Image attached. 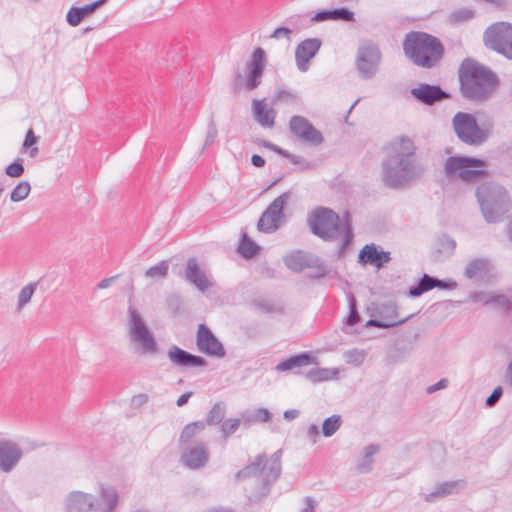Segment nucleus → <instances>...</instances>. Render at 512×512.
<instances>
[{"label":"nucleus","instance_id":"1","mask_svg":"<svg viewBox=\"0 0 512 512\" xmlns=\"http://www.w3.org/2000/svg\"><path fill=\"white\" fill-rule=\"evenodd\" d=\"M424 165L416 156V146L407 136L391 144V153L382 162V181L390 189H402L419 180Z\"/></svg>","mask_w":512,"mask_h":512},{"label":"nucleus","instance_id":"2","mask_svg":"<svg viewBox=\"0 0 512 512\" xmlns=\"http://www.w3.org/2000/svg\"><path fill=\"white\" fill-rule=\"evenodd\" d=\"M343 219L342 221L338 213L326 207L314 209L307 218L312 234L323 241L334 242L343 236L338 250L339 257L345 254L354 239L352 218L348 211L343 214Z\"/></svg>","mask_w":512,"mask_h":512},{"label":"nucleus","instance_id":"3","mask_svg":"<svg viewBox=\"0 0 512 512\" xmlns=\"http://www.w3.org/2000/svg\"><path fill=\"white\" fill-rule=\"evenodd\" d=\"M460 91L464 98L486 101L498 85L497 75L473 59H465L459 68Z\"/></svg>","mask_w":512,"mask_h":512},{"label":"nucleus","instance_id":"4","mask_svg":"<svg viewBox=\"0 0 512 512\" xmlns=\"http://www.w3.org/2000/svg\"><path fill=\"white\" fill-rule=\"evenodd\" d=\"M404 55L416 66L431 69L444 56L445 48L439 38L422 31H410L403 40Z\"/></svg>","mask_w":512,"mask_h":512},{"label":"nucleus","instance_id":"5","mask_svg":"<svg viewBox=\"0 0 512 512\" xmlns=\"http://www.w3.org/2000/svg\"><path fill=\"white\" fill-rule=\"evenodd\" d=\"M475 196L487 223L503 221L512 210V199L508 190L495 181L477 186Z\"/></svg>","mask_w":512,"mask_h":512},{"label":"nucleus","instance_id":"6","mask_svg":"<svg viewBox=\"0 0 512 512\" xmlns=\"http://www.w3.org/2000/svg\"><path fill=\"white\" fill-rule=\"evenodd\" d=\"M281 450L276 451L268 459L265 453L259 454L254 461L250 462L244 468L235 474L236 480H243L252 477L261 476V488L255 500L265 497L270 492L271 485L279 478L282 471Z\"/></svg>","mask_w":512,"mask_h":512},{"label":"nucleus","instance_id":"7","mask_svg":"<svg viewBox=\"0 0 512 512\" xmlns=\"http://www.w3.org/2000/svg\"><path fill=\"white\" fill-rule=\"evenodd\" d=\"M127 327L130 340L140 345L143 354L158 352V344L153 333L149 330L139 311L131 305L127 309Z\"/></svg>","mask_w":512,"mask_h":512},{"label":"nucleus","instance_id":"8","mask_svg":"<svg viewBox=\"0 0 512 512\" xmlns=\"http://www.w3.org/2000/svg\"><path fill=\"white\" fill-rule=\"evenodd\" d=\"M486 166L482 159L469 156H451L445 161L444 170L447 176L458 171V176L465 182H474L489 176V172L481 167Z\"/></svg>","mask_w":512,"mask_h":512},{"label":"nucleus","instance_id":"9","mask_svg":"<svg viewBox=\"0 0 512 512\" xmlns=\"http://www.w3.org/2000/svg\"><path fill=\"white\" fill-rule=\"evenodd\" d=\"M452 123L457 137L467 145L479 146L488 138L472 114L458 112L454 115Z\"/></svg>","mask_w":512,"mask_h":512},{"label":"nucleus","instance_id":"10","mask_svg":"<svg viewBox=\"0 0 512 512\" xmlns=\"http://www.w3.org/2000/svg\"><path fill=\"white\" fill-rule=\"evenodd\" d=\"M485 46L512 60V24L499 22L489 26L484 33Z\"/></svg>","mask_w":512,"mask_h":512},{"label":"nucleus","instance_id":"11","mask_svg":"<svg viewBox=\"0 0 512 512\" xmlns=\"http://www.w3.org/2000/svg\"><path fill=\"white\" fill-rule=\"evenodd\" d=\"M290 198L291 192L286 191L268 205L258 220L257 227L259 231L273 233L279 228L284 217V206Z\"/></svg>","mask_w":512,"mask_h":512},{"label":"nucleus","instance_id":"12","mask_svg":"<svg viewBox=\"0 0 512 512\" xmlns=\"http://www.w3.org/2000/svg\"><path fill=\"white\" fill-rule=\"evenodd\" d=\"M381 61V52L376 45L366 44L358 49L356 57V67L363 79L372 78Z\"/></svg>","mask_w":512,"mask_h":512},{"label":"nucleus","instance_id":"13","mask_svg":"<svg viewBox=\"0 0 512 512\" xmlns=\"http://www.w3.org/2000/svg\"><path fill=\"white\" fill-rule=\"evenodd\" d=\"M289 129L291 133H293L304 143L318 146L324 141L322 133L316 129L307 118L303 116H292L289 121Z\"/></svg>","mask_w":512,"mask_h":512},{"label":"nucleus","instance_id":"14","mask_svg":"<svg viewBox=\"0 0 512 512\" xmlns=\"http://www.w3.org/2000/svg\"><path fill=\"white\" fill-rule=\"evenodd\" d=\"M196 345L201 352L210 356L222 358L226 354L223 344L205 324L198 326Z\"/></svg>","mask_w":512,"mask_h":512},{"label":"nucleus","instance_id":"15","mask_svg":"<svg viewBox=\"0 0 512 512\" xmlns=\"http://www.w3.org/2000/svg\"><path fill=\"white\" fill-rule=\"evenodd\" d=\"M266 53L261 48H256L247 63V81L245 88L247 91L256 89L261 84V79L265 70Z\"/></svg>","mask_w":512,"mask_h":512},{"label":"nucleus","instance_id":"16","mask_svg":"<svg viewBox=\"0 0 512 512\" xmlns=\"http://www.w3.org/2000/svg\"><path fill=\"white\" fill-rule=\"evenodd\" d=\"M411 95L420 103L432 106L450 98V94L443 90L440 85L421 83L411 89Z\"/></svg>","mask_w":512,"mask_h":512},{"label":"nucleus","instance_id":"17","mask_svg":"<svg viewBox=\"0 0 512 512\" xmlns=\"http://www.w3.org/2000/svg\"><path fill=\"white\" fill-rule=\"evenodd\" d=\"M321 44V40L318 38H308L296 46L295 62L301 72L308 70V63L318 53Z\"/></svg>","mask_w":512,"mask_h":512},{"label":"nucleus","instance_id":"18","mask_svg":"<svg viewBox=\"0 0 512 512\" xmlns=\"http://www.w3.org/2000/svg\"><path fill=\"white\" fill-rule=\"evenodd\" d=\"M209 460V451L202 442L186 447L181 453V462L190 469H200Z\"/></svg>","mask_w":512,"mask_h":512},{"label":"nucleus","instance_id":"19","mask_svg":"<svg viewBox=\"0 0 512 512\" xmlns=\"http://www.w3.org/2000/svg\"><path fill=\"white\" fill-rule=\"evenodd\" d=\"M19 445L10 440H0V471L11 472L22 458Z\"/></svg>","mask_w":512,"mask_h":512},{"label":"nucleus","instance_id":"20","mask_svg":"<svg viewBox=\"0 0 512 512\" xmlns=\"http://www.w3.org/2000/svg\"><path fill=\"white\" fill-rule=\"evenodd\" d=\"M390 261V252L384 251L375 243L366 244L358 254V263L362 265H372L376 268H381Z\"/></svg>","mask_w":512,"mask_h":512},{"label":"nucleus","instance_id":"21","mask_svg":"<svg viewBox=\"0 0 512 512\" xmlns=\"http://www.w3.org/2000/svg\"><path fill=\"white\" fill-rule=\"evenodd\" d=\"M167 357L176 367H205L207 365L204 357L192 354L176 345H172L168 349Z\"/></svg>","mask_w":512,"mask_h":512},{"label":"nucleus","instance_id":"22","mask_svg":"<svg viewBox=\"0 0 512 512\" xmlns=\"http://www.w3.org/2000/svg\"><path fill=\"white\" fill-rule=\"evenodd\" d=\"M185 278L201 292H205L211 286V282L205 273L200 269L198 261L195 257H190L187 259Z\"/></svg>","mask_w":512,"mask_h":512},{"label":"nucleus","instance_id":"23","mask_svg":"<svg viewBox=\"0 0 512 512\" xmlns=\"http://www.w3.org/2000/svg\"><path fill=\"white\" fill-rule=\"evenodd\" d=\"M316 262H319V257H311L308 253L301 250L295 251L284 258L286 267L296 273L316 265Z\"/></svg>","mask_w":512,"mask_h":512},{"label":"nucleus","instance_id":"24","mask_svg":"<svg viewBox=\"0 0 512 512\" xmlns=\"http://www.w3.org/2000/svg\"><path fill=\"white\" fill-rule=\"evenodd\" d=\"M94 498L90 494H86L80 491L70 493L66 509L67 512H89L95 510Z\"/></svg>","mask_w":512,"mask_h":512},{"label":"nucleus","instance_id":"25","mask_svg":"<svg viewBox=\"0 0 512 512\" xmlns=\"http://www.w3.org/2000/svg\"><path fill=\"white\" fill-rule=\"evenodd\" d=\"M317 363V358L311 352L305 351L299 354L290 356L289 358L279 362L276 365V370L286 372L294 368H300Z\"/></svg>","mask_w":512,"mask_h":512},{"label":"nucleus","instance_id":"26","mask_svg":"<svg viewBox=\"0 0 512 512\" xmlns=\"http://www.w3.org/2000/svg\"><path fill=\"white\" fill-rule=\"evenodd\" d=\"M490 268L491 264L488 259L474 258L467 263L463 275L470 280H480L489 273Z\"/></svg>","mask_w":512,"mask_h":512},{"label":"nucleus","instance_id":"27","mask_svg":"<svg viewBox=\"0 0 512 512\" xmlns=\"http://www.w3.org/2000/svg\"><path fill=\"white\" fill-rule=\"evenodd\" d=\"M252 105L255 120L263 127H273L275 124V111L267 109L264 100L254 99Z\"/></svg>","mask_w":512,"mask_h":512},{"label":"nucleus","instance_id":"28","mask_svg":"<svg viewBox=\"0 0 512 512\" xmlns=\"http://www.w3.org/2000/svg\"><path fill=\"white\" fill-rule=\"evenodd\" d=\"M380 451L378 444H370L364 448L363 456L356 465L357 472L366 474L372 471L374 459L373 456Z\"/></svg>","mask_w":512,"mask_h":512},{"label":"nucleus","instance_id":"29","mask_svg":"<svg viewBox=\"0 0 512 512\" xmlns=\"http://www.w3.org/2000/svg\"><path fill=\"white\" fill-rule=\"evenodd\" d=\"M243 425L249 427L254 423H265L270 421L271 413L266 408H257L255 410H245L241 412Z\"/></svg>","mask_w":512,"mask_h":512},{"label":"nucleus","instance_id":"30","mask_svg":"<svg viewBox=\"0 0 512 512\" xmlns=\"http://www.w3.org/2000/svg\"><path fill=\"white\" fill-rule=\"evenodd\" d=\"M93 12L90 3L81 7L72 6L66 14V21L70 26L76 27Z\"/></svg>","mask_w":512,"mask_h":512},{"label":"nucleus","instance_id":"31","mask_svg":"<svg viewBox=\"0 0 512 512\" xmlns=\"http://www.w3.org/2000/svg\"><path fill=\"white\" fill-rule=\"evenodd\" d=\"M436 277L424 273L417 285L409 288L408 295L412 298L420 297L425 292L435 288Z\"/></svg>","mask_w":512,"mask_h":512},{"label":"nucleus","instance_id":"32","mask_svg":"<svg viewBox=\"0 0 512 512\" xmlns=\"http://www.w3.org/2000/svg\"><path fill=\"white\" fill-rule=\"evenodd\" d=\"M259 251V246L246 233L242 234L238 252L245 259L253 258Z\"/></svg>","mask_w":512,"mask_h":512},{"label":"nucleus","instance_id":"33","mask_svg":"<svg viewBox=\"0 0 512 512\" xmlns=\"http://www.w3.org/2000/svg\"><path fill=\"white\" fill-rule=\"evenodd\" d=\"M252 306L265 314H283L284 307L280 303H274L268 299H256L252 301Z\"/></svg>","mask_w":512,"mask_h":512},{"label":"nucleus","instance_id":"34","mask_svg":"<svg viewBox=\"0 0 512 512\" xmlns=\"http://www.w3.org/2000/svg\"><path fill=\"white\" fill-rule=\"evenodd\" d=\"M338 374L337 370H331L329 368H313L306 373V378L313 383L322 381H328L336 377Z\"/></svg>","mask_w":512,"mask_h":512},{"label":"nucleus","instance_id":"35","mask_svg":"<svg viewBox=\"0 0 512 512\" xmlns=\"http://www.w3.org/2000/svg\"><path fill=\"white\" fill-rule=\"evenodd\" d=\"M457 485V481H447L440 483L436 485L435 490L433 492L425 495V500L427 502H431L437 497H444L450 495L453 493Z\"/></svg>","mask_w":512,"mask_h":512},{"label":"nucleus","instance_id":"36","mask_svg":"<svg viewBox=\"0 0 512 512\" xmlns=\"http://www.w3.org/2000/svg\"><path fill=\"white\" fill-rule=\"evenodd\" d=\"M343 423L341 415L333 414L332 416L326 418L321 427V432L324 437L333 436L341 427Z\"/></svg>","mask_w":512,"mask_h":512},{"label":"nucleus","instance_id":"37","mask_svg":"<svg viewBox=\"0 0 512 512\" xmlns=\"http://www.w3.org/2000/svg\"><path fill=\"white\" fill-rule=\"evenodd\" d=\"M226 414V405L223 402L215 403L206 416L205 425H218L222 423Z\"/></svg>","mask_w":512,"mask_h":512},{"label":"nucleus","instance_id":"38","mask_svg":"<svg viewBox=\"0 0 512 512\" xmlns=\"http://www.w3.org/2000/svg\"><path fill=\"white\" fill-rule=\"evenodd\" d=\"M204 429H205L204 421H195V422L187 424L181 431L180 439H179L180 443L188 442L192 437H194L196 434L200 433Z\"/></svg>","mask_w":512,"mask_h":512},{"label":"nucleus","instance_id":"39","mask_svg":"<svg viewBox=\"0 0 512 512\" xmlns=\"http://www.w3.org/2000/svg\"><path fill=\"white\" fill-rule=\"evenodd\" d=\"M101 499L106 503V512H113L118 504V493L112 487H101L100 490Z\"/></svg>","mask_w":512,"mask_h":512},{"label":"nucleus","instance_id":"40","mask_svg":"<svg viewBox=\"0 0 512 512\" xmlns=\"http://www.w3.org/2000/svg\"><path fill=\"white\" fill-rule=\"evenodd\" d=\"M31 186L26 180L19 182L10 194L12 202H20L24 200L30 193Z\"/></svg>","mask_w":512,"mask_h":512},{"label":"nucleus","instance_id":"41","mask_svg":"<svg viewBox=\"0 0 512 512\" xmlns=\"http://www.w3.org/2000/svg\"><path fill=\"white\" fill-rule=\"evenodd\" d=\"M36 288L37 283H29L20 290L17 304L18 310H21L31 300Z\"/></svg>","mask_w":512,"mask_h":512},{"label":"nucleus","instance_id":"42","mask_svg":"<svg viewBox=\"0 0 512 512\" xmlns=\"http://www.w3.org/2000/svg\"><path fill=\"white\" fill-rule=\"evenodd\" d=\"M168 261L163 260L146 270L145 276L149 278H165L168 274Z\"/></svg>","mask_w":512,"mask_h":512},{"label":"nucleus","instance_id":"43","mask_svg":"<svg viewBox=\"0 0 512 512\" xmlns=\"http://www.w3.org/2000/svg\"><path fill=\"white\" fill-rule=\"evenodd\" d=\"M243 424L242 418H230L222 422L220 430L224 438L229 437L239 428L240 424Z\"/></svg>","mask_w":512,"mask_h":512},{"label":"nucleus","instance_id":"44","mask_svg":"<svg viewBox=\"0 0 512 512\" xmlns=\"http://www.w3.org/2000/svg\"><path fill=\"white\" fill-rule=\"evenodd\" d=\"M474 17V11L467 8H461L453 11L449 16L451 23L466 22Z\"/></svg>","mask_w":512,"mask_h":512},{"label":"nucleus","instance_id":"45","mask_svg":"<svg viewBox=\"0 0 512 512\" xmlns=\"http://www.w3.org/2000/svg\"><path fill=\"white\" fill-rule=\"evenodd\" d=\"M406 322V319H401V320H394V319H391V320H380V319H369L367 322H366V326L367 327H377V328H391V327H396L398 325H401L403 323Z\"/></svg>","mask_w":512,"mask_h":512},{"label":"nucleus","instance_id":"46","mask_svg":"<svg viewBox=\"0 0 512 512\" xmlns=\"http://www.w3.org/2000/svg\"><path fill=\"white\" fill-rule=\"evenodd\" d=\"M23 159L17 158L13 163L9 164L5 168V173L7 176L12 178H19L24 174V166H23Z\"/></svg>","mask_w":512,"mask_h":512},{"label":"nucleus","instance_id":"47","mask_svg":"<svg viewBox=\"0 0 512 512\" xmlns=\"http://www.w3.org/2000/svg\"><path fill=\"white\" fill-rule=\"evenodd\" d=\"M333 20L354 21V13L346 7L332 9Z\"/></svg>","mask_w":512,"mask_h":512},{"label":"nucleus","instance_id":"48","mask_svg":"<svg viewBox=\"0 0 512 512\" xmlns=\"http://www.w3.org/2000/svg\"><path fill=\"white\" fill-rule=\"evenodd\" d=\"M491 303L497 305L503 312H509L512 309L510 299L504 294H492Z\"/></svg>","mask_w":512,"mask_h":512},{"label":"nucleus","instance_id":"49","mask_svg":"<svg viewBox=\"0 0 512 512\" xmlns=\"http://www.w3.org/2000/svg\"><path fill=\"white\" fill-rule=\"evenodd\" d=\"M218 135V130L216 128L215 122L213 118L210 119L208 126H207V134L205 139L204 147L210 146L216 139Z\"/></svg>","mask_w":512,"mask_h":512},{"label":"nucleus","instance_id":"50","mask_svg":"<svg viewBox=\"0 0 512 512\" xmlns=\"http://www.w3.org/2000/svg\"><path fill=\"white\" fill-rule=\"evenodd\" d=\"M345 356L348 363H354L356 365L362 364L365 358V354L357 349L347 351Z\"/></svg>","mask_w":512,"mask_h":512},{"label":"nucleus","instance_id":"51","mask_svg":"<svg viewBox=\"0 0 512 512\" xmlns=\"http://www.w3.org/2000/svg\"><path fill=\"white\" fill-rule=\"evenodd\" d=\"M503 395V389L501 386L496 387L492 393L486 398L485 405L487 407H494Z\"/></svg>","mask_w":512,"mask_h":512},{"label":"nucleus","instance_id":"52","mask_svg":"<svg viewBox=\"0 0 512 512\" xmlns=\"http://www.w3.org/2000/svg\"><path fill=\"white\" fill-rule=\"evenodd\" d=\"M469 297L472 302H475V303L482 302L483 304L487 305V304H491L492 294L483 292V291H479V292L472 293Z\"/></svg>","mask_w":512,"mask_h":512},{"label":"nucleus","instance_id":"53","mask_svg":"<svg viewBox=\"0 0 512 512\" xmlns=\"http://www.w3.org/2000/svg\"><path fill=\"white\" fill-rule=\"evenodd\" d=\"M360 321V315L357 311L355 303L352 301L350 303V311L346 320V324L349 326H354L358 324Z\"/></svg>","mask_w":512,"mask_h":512},{"label":"nucleus","instance_id":"54","mask_svg":"<svg viewBox=\"0 0 512 512\" xmlns=\"http://www.w3.org/2000/svg\"><path fill=\"white\" fill-rule=\"evenodd\" d=\"M435 288L439 290H452L457 287V282L452 279H438L436 277Z\"/></svg>","mask_w":512,"mask_h":512},{"label":"nucleus","instance_id":"55","mask_svg":"<svg viewBox=\"0 0 512 512\" xmlns=\"http://www.w3.org/2000/svg\"><path fill=\"white\" fill-rule=\"evenodd\" d=\"M311 268L317 269V271L310 276L312 279H320L327 275V266L320 258L319 262H316V265H312Z\"/></svg>","mask_w":512,"mask_h":512},{"label":"nucleus","instance_id":"56","mask_svg":"<svg viewBox=\"0 0 512 512\" xmlns=\"http://www.w3.org/2000/svg\"><path fill=\"white\" fill-rule=\"evenodd\" d=\"M275 97L277 101H289L295 100L297 98V95L292 91L286 89H279Z\"/></svg>","mask_w":512,"mask_h":512},{"label":"nucleus","instance_id":"57","mask_svg":"<svg viewBox=\"0 0 512 512\" xmlns=\"http://www.w3.org/2000/svg\"><path fill=\"white\" fill-rule=\"evenodd\" d=\"M292 34V30L288 27H278L276 28L273 33L270 35L271 38L279 39L281 37H286L287 39L290 38V35Z\"/></svg>","mask_w":512,"mask_h":512},{"label":"nucleus","instance_id":"58","mask_svg":"<svg viewBox=\"0 0 512 512\" xmlns=\"http://www.w3.org/2000/svg\"><path fill=\"white\" fill-rule=\"evenodd\" d=\"M259 144L261 146L271 150V151L276 152L277 154H279V155H281L283 157H285V154L287 152V150H284L283 148H281V147H279V146H277V145H275V144H273V143H271V142H269L267 140H261Z\"/></svg>","mask_w":512,"mask_h":512},{"label":"nucleus","instance_id":"59","mask_svg":"<svg viewBox=\"0 0 512 512\" xmlns=\"http://www.w3.org/2000/svg\"><path fill=\"white\" fill-rule=\"evenodd\" d=\"M259 144L261 146L271 150V151L276 152L277 154H279V155H281L283 157H285V154L287 152V150H284L283 148H281V147H279V146H277V145H275V144H273V143H271V142H269L267 140H261Z\"/></svg>","mask_w":512,"mask_h":512},{"label":"nucleus","instance_id":"60","mask_svg":"<svg viewBox=\"0 0 512 512\" xmlns=\"http://www.w3.org/2000/svg\"><path fill=\"white\" fill-rule=\"evenodd\" d=\"M259 144L261 146L271 150V151L276 152L277 154H279V155H281L283 157H285V154L287 152V150H284L283 148H281V147H279V146H277V145H275V144H273V143H271V142H269L267 140H261Z\"/></svg>","mask_w":512,"mask_h":512},{"label":"nucleus","instance_id":"61","mask_svg":"<svg viewBox=\"0 0 512 512\" xmlns=\"http://www.w3.org/2000/svg\"><path fill=\"white\" fill-rule=\"evenodd\" d=\"M259 144L261 146L271 150V151L276 152L277 154H279V155H281L283 157H285V154L287 152V150H284L283 148H281V147H279V146H277V145H275V144H273V143H271V142H269L267 140H261Z\"/></svg>","mask_w":512,"mask_h":512},{"label":"nucleus","instance_id":"62","mask_svg":"<svg viewBox=\"0 0 512 512\" xmlns=\"http://www.w3.org/2000/svg\"><path fill=\"white\" fill-rule=\"evenodd\" d=\"M312 20L316 21V22H322V21H326V20H333V18H332V9L331 10H321V11H318L312 17Z\"/></svg>","mask_w":512,"mask_h":512},{"label":"nucleus","instance_id":"63","mask_svg":"<svg viewBox=\"0 0 512 512\" xmlns=\"http://www.w3.org/2000/svg\"><path fill=\"white\" fill-rule=\"evenodd\" d=\"M36 143H37V137L34 135L33 130L29 129L26 133L22 148L23 149L30 148Z\"/></svg>","mask_w":512,"mask_h":512},{"label":"nucleus","instance_id":"64","mask_svg":"<svg viewBox=\"0 0 512 512\" xmlns=\"http://www.w3.org/2000/svg\"><path fill=\"white\" fill-rule=\"evenodd\" d=\"M305 507L300 512H315L317 502L311 496H306L304 498Z\"/></svg>","mask_w":512,"mask_h":512}]
</instances>
